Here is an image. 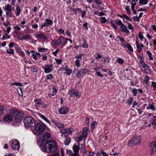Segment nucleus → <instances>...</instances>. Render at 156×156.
<instances>
[{
    "label": "nucleus",
    "instance_id": "1",
    "mask_svg": "<svg viewBox=\"0 0 156 156\" xmlns=\"http://www.w3.org/2000/svg\"><path fill=\"white\" fill-rule=\"evenodd\" d=\"M41 150L45 152H53L57 150V146L55 141L51 140L47 143L41 144L40 145Z\"/></svg>",
    "mask_w": 156,
    "mask_h": 156
},
{
    "label": "nucleus",
    "instance_id": "2",
    "mask_svg": "<svg viewBox=\"0 0 156 156\" xmlns=\"http://www.w3.org/2000/svg\"><path fill=\"white\" fill-rule=\"evenodd\" d=\"M11 113L14 117L16 122H20L24 116V114L16 109H12L10 111Z\"/></svg>",
    "mask_w": 156,
    "mask_h": 156
},
{
    "label": "nucleus",
    "instance_id": "3",
    "mask_svg": "<svg viewBox=\"0 0 156 156\" xmlns=\"http://www.w3.org/2000/svg\"><path fill=\"white\" fill-rule=\"evenodd\" d=\"M23 122L25 127H34L35 125V123L34 119L31 117L28 116L24 118Z\"/></svg>",
    "mask_w": 156,
    "mask_h": 156
},
{
    "label": "nucleus",
    "instance_id": "4",
    "mask_svg": "<svg viewBox=\"0 0 156 156\" xmlns=\"http://www.w3.org/2000/svg\"><path fill=\"white\" fill-rule=\"evenodd\" d=\"M89 72V70L86 68H82L78 69L76 74V76L78 78L81 76H84L86 75Z\"/></svg>",
    "mask_w": 156,
    "mask_h": 156
},
{
    "label": "nucleus",
    "instance_id": "5",
    "mask_svg": "<svg viewBox=\"0 0 156 156\" xmlns=\"http://www.w3.org/2000/svg\"><path fill=\"white\" fill-rule=\"evenodd\" d=\"M36 131L39 133H43L45 130L46 126L44 124H37L35 127Z\"/></svg>",
    "mask_w": 156,
    "mask_h": 156
},
{
    "label": "nucleus",
    "instance_id": "6",
    "mask_svg": "<svg viewBox=\"0 0 156 156\" xmlns=\"http://www.w3.org/2000/svg\"><path fill=\"white\" fill-rule=\"evenodd\" d=\"M51 134L50 133L48 132H45L44 135L42 136V137H41V140L42 142V144H44L47 143L48 142V140L50 138Z\"/></svg>",
    "mask_w": 156,
    "mask_h": 156
},
{
    "label": "nucleus",
    "instance_id": "7",
    "mask_svg": "<svg viewBox=\"0 0 156 156\" xmlns=\"http://www.w3.org/2000/svg\"><path fill=\"white\" fill-rule=\"evenodd\" d=\"M141 138L140 136H135L130 141V143L133 145H136L140 144L141 142Z\"/></svg>",
    "mask_w": 156,
    "mask_h": 156
},
{
    "label": "nucleus",
    "instance_id": "8",
    "mask_svg": "<svg viewBox=\"0 0 156 156\" xmlns=\"http://www.w3.org/2000/svg\"><path fill=\"white\" fill-rule=\"evenodd\" d=\"M83 56L84 54H79V55L75 56V58L76 59V60L75 61V64L77 67H79L80 66L81 63L80 62L81 60L82 57Z\"/></svg>",
    "mask_w": 156,
    "mask_h": 156
},
{
    "label": "nucleus",
    "instance_id": "9",
    "mask_svg": "<svg viewBox=\"0 0 156 156\" xmlns=\"http://www.w3.org/2000/svg\"><path fill=\"white\" fill-rule=\"evenodd\" d=\"M80 144L76 145L74 144L73 147V150L74 152V156H77L79 154V151L80 150Z\"/></svg>",
    "mask_w": 156,
    "mask_h": 156
},
{
    "label": "nucleus",
    "instance_id": "10",
    "mask_svg": "<svg viewBox=\"0 0 156 156\" xmlns=\"http://www.w3.org/2000/svg\"><path fill=\"white\" fill-rule=\"evenodd\" d=\"M12 146L13 149L16 150H18L20 147V144L17 141H14L12 144Z\"/></svg>",
    "mask_w": 156,
    "mask_h": 156
},
{
    "label": "nucleus",
    "instance_id": "11",
    "mask_svg": "<svg viewBox=\"0 0 156 156\" xmlns=\"http://www.w3.org/2000/svg\"><path fill=\"white\" fill-rule=\"evenodd\" d=\"M13 119L12 114H8L4 117L3 120L4 122H11Z\"/></svg>",
    "mask_w": 156,
    "mask_h": 156
},
{
    "label": "nucleus",
    "instance_id": "12",
    "mask_svg": "<svg viewBox=\"0 0 156 156\" xmlns=\"http://www.w3.org/2000/svg\"><path fill=\"white\" fill-rule=\"evenodd\" d=\"M60 132L63 134L68 135L71 133H72V131L70 128L68 129L66 128H62L60 129Z\"/></svg>",
    "mask_w": 156,
    "mask_h": 156
},
{
    "label": "nucleus",
    "instance_id": "13",
    "mask_svg": "<svg viewBox=\"0 0 156 156\" xmlns=\"http://www.w3.org/2000/svg\"><path fill=\"white\" fill-rule=\"evenodd\" d=\"M35 101V106L37 109H38V108L40 107L41 105H42V101L40 98L35 99L34 100Z\"/></svg>",
    "mask_w": 156,
    "mask_h": 156
},
{
    "label": "nucleus",
    "instance_id": "14",
    "mask_svg": "<svg viewBox=\"0 0 156 156\" xmlns=\"http://www.w3.org/2000/svg\"><path fill=\"white\" fill-rule=\"evenodd\" d=\"M52 66V65H47L44 66L42 67V69H43L46 73H48L51 72L52 70L51 67Z\"/></svg>",
    "mask_w": 156,
    "mask_h": 156
},
{
    "label": "nucleus",
    "instance_id": "15",
    "mask_svg": "<svg viewBox=\"0 0 156 156\" xmlns=\"http://www.w3.org/2000/svg\"><path fill=\"white\" fill-rule=\"evenodd\" d=\"M123 47L124 48H128V51H127L129 54H132L133 51V48L131 45L127 43L126 45L123 44Z\"/></svg>",
    "mask_w": 156,
    "mask_h": 156
},
{
    "label": "nucleus",
    "instance_id": "16",
    "mask_svg": "<svg viewBox=\"0 0 156 156\" xmlns=\"http://www.w3.org/2000/svg\"><path fill=\"white\" fill-rule=\"evenodd\" d=\"M150 150L152 151L153 153L156 151V141L152 142L150 146Z\"/></svg>",
    "mask_w": 156,
    "mask_h": 156
},
{
    "label": "nucleus",
    "instance_id": "17",
    "mask_svg": "<svg viewBox=\"0 0 156 156\" xmlns=\"http://www.w3.org/2000/svg\"><path fill=\"white\" fill-rule=\"evenodd\" d=\"M136 44L137 48L138 51L140 52L142 50V48L144 47V45L142 44H140L137 40H136Z\"/></svg>",
    "mask_w": 156,
    "mask_h": 156
},
{
    "label": "nucleus",
    "instance_id": "18",
    "mask_svg": "<svg viewBox=\"0 0 156 156\" xmlns=\"http://www.w3.org/2000/svg\"><path fill=\"white\" fill-rule=\"evenodd\" d=\"M62 71L65 70L66 71V73L68 75H70L72 73V69H69L67 66H65V67H63L62 69Z\"/></svg>",
    "mask_w": 156,
    "mask_h": 156
},
{
    "label": "nucleus",
    "instance_id": "19",
    "mask_svg": "<svg viewBox=\"0 0 156 156\" xmlns=\"http://www.w3.org/2000/svg\"><path fill=\"white\" fill-rule=\"evenodd\" d=\"M68 108L66 107H64L60 108L59 110V112L60 114H66L68 112Z\"/></svg>",
    "mask_w": 156,
    "mask_h": 156
},
{
    "label": "nucleus",
    "instance_id": "20",
    "mask_svg": "<svg viewBox=\"0 0 156 156\" xmlns=\"http://www.w3.org/2000/svg\"><path fill=\"white\" fill-rule=\"evenodd\" d=\"M36 37L37 39H43L46 40L47 39V37H46L43 34L40 33L36 35Z\"/></svg>",
    "mask_w": 156,
    "mask_h": 156
},
{
    "label": "nucleus",
    "instance_id": "21",
    "mask_svg": "<svg viewBox=\"0 0 156 156\" xmlns=\"http://www.w3.org/2000/svg\"><path fill=\"white\" fill-rule=\"evenodd\" d=\"M88 133V129L87 127H85L83 130L82 134L83 138H86Z\"/></svg>",
    "mask_w": 156,
    "mask_h": 156
},
{
    "label": "nucleus",
    "instance_id": "22",
    "mask_svg": "<svg viewBox=\"0 0 156 156\" xmlns=\"http://www.w3.org/2000/svg\"><path fill=\"white\" fill-rule=\"evenodd\" d=\"M121 29L122 32L126 33L127 34H129V30L127 29L126 26L124 24H123L121 26Z\"/></svg>",
    "mask_w": 156,
    "mask_h": 156
},
{
    "label": "nucleus",
    "instance_id": "23",
    "mask_svg": "<svg viewBox=\"0 0 156 156\" xmlns=\"http://www.w3.org/2000/svg\"><path fill=\"white\" fill-rule=\"evenodd\" d=\"M38 115L41 118H42L49 124H51L50 121H49L45 116L39 113H38Z\"/></svg>",
    "mask_w": 156,
    "mask_h": 156
},
{
    "label": "nucleus",
    "instance_id": "24",
    "mask_svg": "<svg viewBox=\"0 0 156 156\" xmlns=\"http://www.w3.org/2000/svg\"><path fill=\"white\" fill-rule=\"evenodd\" d=\"M80 150V152H83V153H85L87 151V148L86 146V144L85 143H83L81 145Z\"/></svg>",
    "mask_w": 156,
    "mask_h": 156
},
{
    "label": "nucleus",
    "instance_id": "25",
    "mask_svg": "<svg viewBox=\"0 0 156 156\" xmlns=\"http://www.w3.org/2000/svg\"><path fill=\"white\" fill-rule=\"evenodd\" d=\"M16 11L15 13L16 16H19L20 14V12H21V10L19 5H16Z\"/></svg>",
    "mask_w": 156,
    "mask_h": 156
},
{
    "label": "nucleus",
    "instance_id": "26",
    "mask_svg": "<svg viewBox=\"0 0 156 156\" xmlns=\"http://www.w3.org/2000/svg\"><path fill=\"white\" fill-rule=\"evenodd\" d=\"M63 37H61L56 41L55 43V44L56 45H59L62 44Z\"/></svg>",
    "mask_w": 156,
    "mask_h": 156
},
{
    "label": "nucleus",
    "instance_id": "27",
    "mask_svg": "<svg viewBox=\"0 0 156 156\" xmlns=\"http://www.w3.org/2000/svg\"><path fill=\"white\" fill-rule=\"evenodd\" d=\"M12 6L10 5L9 4H8L7 5H5L4 8V10L6 11H12V9H14V8H11Z\"/></svg>",
    "mask_w": 156,
    "mask_h": 156
},
{
    "label": "nucleus",
    "instance_id": "28",
    "mask_svg": "<svg viewBox=\"0 0 156 156\" xmlns=\"http://www.w3.org/2000/svg\"><path fill=\"white\" fill-rule=\"evenodd\" d=\"M117 38L119 39L121 41V45L122 47L123 44L126 45L127 43L125 41V40L124 38H122L119 36L117 37Z\"/></svg>",
    "mask_w": 156,
    "mask_h": 156
},
{
    "label": "nucleus",
    "instance_id": "29",
    "mask_svg": "<svg viewBox=\"0 0 156 156\" xmlns=\"http://www.w3.org/2000/svg\"><path fill=\"white\" fill-rule=\"evenodd\" d=\"M55 125L59 129L60 128H64L65 127L64 124L60 122H57L56 123Z\"/></svg>",
    "mask_w": 156,
    "mask_h": 156
},
{
    "label": "nucleus",
    "instance_id": "30",
    "mask_svg": "<svg viewBox=\"0 0 156 156\" xmlns=\"http://www.w3.org/2000/svg\"><path fill=\"white\" fill-rule=\"evenodd\" d=\"M76 91L75 90L72 89L69 91V95L72 97H75Z\"/></svg>",
    "mask_w": 156,
    "mask_h": 156
},
{
    "label": "nucleus",
    "instance_id": "31",
    "mask_svg": "<svg viewBox=\"0 0 156 156\" xmlns=\"http://www.w3.org/2000/svg\"><path fill=\"white\" fill-rule=\"evenodd\" d=\"M85 153L87 156H92L95 154L94 151H89L88 150H87Z\"/></svg>",
    "mask_w": 156,
    "mask_h": 156
},
{
    "label": "nucleus",
    "instance_id": "32",
    "mask_svg": "<svg viewBox=\"0 0 156 156\" xmlns=\"http://www.w3.org/2000/svg\"><path fill=\"white\" fill-rule=\"evenodd\" d=\"M40 54L38 53H37L36 54H34L32 55V57L35 60H37L38 59V57H40Z\"/></svg>",
    "mask_w": 156,
    "mask_h": 156
},
{
    "label": "nucleus",
    "instance_id": "33",
    "mask_svg": "<svg viewBox=\"0 0 156 156\" xmlns=\"http://www.w3.org/2000/svg\"><path fill=\"white\" fill-rule=\"evenodd\" d=\"M138 1V0H133L130 3L131 4V7H134Z\"/></svg>",
    "mask_w": 156,
    "mask_h": 156
},
{
    "label": "nucleus",
    "instance_id": "34",
    "mask_svg": "<svg viewBox=\"0 0 156 156\" xmlns=\"http://www.w3.org/2000/svg\"><path fill=\"white\" fill-rule=\"evenodd\" d=\"M12 11H6V14L8 18L12 17Z\"/></svg>",
    "mask_w": 156,
    "mask_h": 156
},
{
    "label": "nucleus",
    "instance_id": "35",
    "mask_svg": "<svg viewBox=\"0 0 156 156\" xmlns=\"http://www.w3.org/2000/svg\"><path fill=\"white\" fill-rule=\"evenodd\" d=\"M7 53L8 54H13L14 53V51L13 49H8L6 50Z\"/></svg>",
    "mask_w": 156,
    "mask_h": 156
},
{
    "label": "nucleus",
    "instance_id": "36",
    "mask_svg": "<svg viewBox=\"0 0 156 156\" xmlns=\"http://www.w3.org/2000/svg\"><path fill=\"white\" fill-rule=\"evenodd\" d=\"M115 23L118 26H121L123 24L122 21L120 20H116L115 21Z\"/></svg>",
    "mask_w": 156,
    "mask_h": 156
},
{
    "label": "nucleus",
    "instance_id": "37",
    "mask_svg": "<svg viewBox=\"0 0 156 156\" xmlns=\"http://www.w3.org/2000/svg\"><path fill=\"white\" fill-rule=\"evenodd\" d=\"M138 92V90L135 88H133L132 90V93L133 94V96H136Z\"/></svg>",
    "mask_w": 156,
    "mask_h": 156
},
{
    "label": "nucleus",
    "instance_id": "38",
    "mask_svg": "<svg viewBox=\"0 0 156 156\" xmlns=\"http://www.w3.org/2000/svg\"><path fill=\"white\" fill-rule=\"evenodd\" d=\"M110 23L112 27L114 28L115 29H117V27L116 25L115 24V21L114 22L113 20H111L110 21Z\"/></svg>",
    "mask_w": 156,
    "mask_h": 156
},
{
    "label": "nucleus",
    "instance_id": "39",
    "mask_svg": "<svg viewBox=\"0 0 156 156\" xmlns=\"http://www.w3.org/2000/svg\"><path fill=\"white\" fill-rule=\"evenodd\" d=\"M139 3L141 5H146L147 3L148 2L147 0H139Z\"/></svg>",
    "mask_w": 156,
    "mask_h": 156
},
{
    "label": "nucleus",
    "instance_id": "40",
    "mask_svg": "<svg viewBox=\"0 0 156 156\" xmlns=\"http://www.w3.org/2000/svg\"><path fill=\"white\" fill-rule=\"evenodd\" d=\"M107 21V20L106 19L105 17H101L100 19V21L102 23H105Z\"/></svg>",
    "mask_w": 156,
    "mask_h": 156
},
{
    "label": "nucleus",
    "instance_id": "41",
    "mask_svg": "<svg viewBox=\"0 0 156 156\" xmlns=\"http://www.w3.org/2000/svg\"><path fill=\"white\" fill-rule=\"evenodd\" d=\"M32 36L31 35L28 34H26L24 35H23V37L24 38V39H30L31 38Z\"/></svg>",
    "mask_w": 156,
    "mask_h": 156
},
{
    "label": "nucleus",
    "instance_id": "42",
    "mask_svg": "<svg viewBox=\"0 0 156 156\" xmlns=\"http://www.w3.org/2000/svg\"><path fill=\"white\" fill-rule=\"evenodd\" d=\"M71 139L69 138H67L65 141V144L66 145H68L70 143Z\"/></svg>",
    "mask_w": 156,
    "mask_h": 156
},
{
    "label": "nucleus",
    "instance_id": "43",
    "mask_svg": "<svg viewBox=\"0 0 156 156\" xmlns=\"http://www.w3.org/2000/svg\"><path fill=\"white\" fill-rule=\"evenodd\" d=\"M77 9L80 12H81L82 14V17L83 18L86 14V11H82L79 8Z\"/></svg>",
    "mask_w": 156,
    "mask_h": 156
},
{
    "label": "nucleus",
    "instance_id": "44",
    "mask_svg": "<svg viewBox=\"0 0 156 156\" xmlns=\"http://www.w3.org/2000/svg\"><path fill=\"white\" fill-rule=\"evenodd\" d=\"M10 37L7 34L5 33L2 37L3 40L8 39Z\"/></svg>",
    "mask_w": 156,
    "mask_h": 156
},
{
    "label": "nucleus",
    "instance_id": "45",
    "mask_svg": "<svg viewBox=\"0 0 156 156\" xmlns=\"http://www.w3.org/2000/svg\"><path fill=\"white\" fill-rule=\"evenodd\" d=\"M66 153L69 155L74 156V153H73V151L72 150H67Z\"/></svg>",
    "mask_w": 156,
    "mask_h": 156
},
{
    "label": "nucleus",
    "instance_id": "46",
    "mask_svg": "<svg viewBox=\"0 0 156 156\" xmlns=\"http://www.w3.org/2000/svg\"><path fill=\"white\" fill-rule=\"evenodd\" d=\"M45 21L47 22V23L48 24L51 25L53 23V21L50 19H45Z\"/></svg>",
    "mask_w": 156,
    "mask_h": 156
},
{
    "label": "nucleus",
    "instance_id": "47",
    "mask_svg": "<svg viewBox=\"0 0 156 156\" xmlns=\"http://www.w3.org/2000/svg\"><path fill=\"white\" fill-rule=\"evenodd\" d=\"M10 85H12V86L16 85V86H22V84H21V83H16V82H15V83H11L10 84Z\"/></svg>",
    "mask_w": 156,
    "mask_h": 156
},
{
    "label": "nucleus",
    "instance_id": "48",
    "mask_svg": "<svg viewBox=\"0 0 156 156\" xmlns=\"http://www.w3.org/2000/svg\"><path fill=\"white\" fill-rule=\"evenodd\" d=\"M3 24L4 26L6 27H7L10 25V23L8 20H7L5 22H4Z\"/></svg>",
    "mask_w": 156,
    "mask_h": 156
},
{
    "label": "nucleus",
    "instance_id": "49",
    "mask_svg": "<svg viewBox=\"0 0 156 156\" xmlns=\"http://www.w3.org/2000/svg\"><path fill=\"white\" fill-rule=\"evenodd\" d=\"M147 53L149 57V59L151 60H153V57L152 56V54L151 52L149 51H147Z\"/></svg>",
    "mask_w": 156,
    "mask_h": 156
},
{
    "label": "nucleus",
    "instance_id": "50",
    "mask_svg": "<svg viewBox=\"0 0 156 156\" xmlns=\"http://www.w3.org/2000/svg\"><path fill=\"white\" fill-rule=\"evenodd\" d=\"M145 71L146 73H150V71L149 69V68L148 66H146L144 67L143 68Z\"/></svg>",
    "mask_w": 156,
    "mask_h": 156
},
{
    "label": "nucleus",
    "instance_id": "51",
    "mask_svg": "<svg viewBox=\"0 0 156 156\" xmlns=\"http://www.w3.org/2000/svg\"><path fill=\"white\" fill-rule=\"evenodd\" d=\"M133 101V98H130L127 101V104L128 105H131Z\"/></svg>",
    "mask_w": 156,
    "mask_h": 156
},
{
    "label": "nucleus",
    "instance_id": "52",
    "mask_svg": "<svg viewBox=\"0 0 156 156\" xmlns=\"http://www.w3.org/2000/svg\"><path fill=\"white\" fill-rule=\"evenodd\" d=\"M138 36L140 39L141 41H142L143 39L144 38V36L143 35V33H142V32H140L138 34Z\"/></svg>",
    "mask_w": 156,
    "mask_h": 156
},
{
    "label": "nucleus",
    "instance_id": "53",
    "mask_svg": "<svg viewBox=\"0 0 156 156\" xmlns=\"http://www.w3.org/2000/svg\"><path fill=\"white\" fill-rule=\"evenodd\" d=\"M5 109V108L4 106H0V114H2L4 110Z\"/></svg>",
    "mask_w": 156,
    "mask_h": 156
},
{
    "label": "nucleus",
    "instance_id": "54",
    "mask_svg": "<svg viewBox=\"0 0 156 156\" xmlns=\"http://www.w3.org/2000/svg\"><path fill=\"white\" fill-rule=\"evenodd\" d=\"M55 60L58 65H60L61 64L62 62V60L61 59H57L55 58Z\"/></svg>",
    "mask_w": 156,
    "mask_h": 156
},
{
    "label": "nucleus",
    "instance_id": "55",
    "mask_svg": "<svg viewBox=\"0 0 156 156\" xmlns=\"http://www.w3.org/2000/svg\"><path fill=\"white\" fill-rule=\"evenodd\" d=\"M97 124V123L96 121L93 122L91 125L92 128L94 129L95 128V126Z\"/></svg>",
    "mask_w": 156,
    "mask_h": 156
},
{
    "label": "nucleus",
    "instance_id": "56",
    "mask_svg": "<svg viewBox=\"0 0 156 156\" xmlns=\"http://www.w3.org/2000/svg\"><path fill=\"white\" fill-rule=\"evenodd\" d=\"M117 61L120 64H122L124 62L123 60L121 58H118L117 59Z\"/></svg>",
    "mask_w": 156,
    "mask_h": 156
},
{
    "label": "nucleus",
    "instance_id": "57",
    "mask_svg": "<svg viewBox=\"0 0 156 156\" xmlns=\"http://www.w3.org/2000/svg\"><path fill=\"white\" fill-rule=\"evenodd\" d=\"M38 51L40 52L45 51L47 50V49L44 48H38Z\"/></svg>",
    "mask_w": 156,
    "mask_h": 156
},
{
    "label": "nucleus",
    "instance_id": "58",
    "mask_svg": "<svg viewBox=\"0 0 156 156\" xmlns=\"http://www.w3.org/2000/svg\"><path fill=\"white\" fill-rule=\"evenodd\" d=\"M53 76L51 74H49L47 76V79L48 80H51L53 78Z\"/></svg>",
    "mask_w": 156,
    "mask_h": 156
},
{
    "label": "nucleus",
    "instance_id": "59",
    "mask_svg": "<svg viewBox=\"0 0 156 156\" xmlns=\"http://www.w3.org/2000/svg\"><path fill=\"white\" fill-rule=\"evenodd\" d=\"M31 68L33 70V72H37V69H38L37 67L35 66H32Z\"/></svg>",
    "mask_w": 156,
    "mask_h": 156
},
{
    "label": "nucleus",
    "instance_id": "60",
    "mask_svg": "<svg viewBox=\"0 0 156 156\" xmlns=\"http://www.w3.org/2000/svg\"><path fill=\"white\" fill-rule=\"evenodd\" d=\"M133 19L135 21H136L138 22L140 21L139 18L137 16H134L133 17Z\"/></svg>",
    "mask_w": 156,
    "mask_h": 156
},
{
    "label": "nucleus",
    "instance_id": "61",
    "mask_svg": "<svg viewBox=\"0 0 156 156\" xmlns=\"http://www.w3.org/2000/svg\"><path fill=\"white\" fill-rule=\"evenodd\" d=\"M149 77L147 75L145 77L144 81L146 82V83H147L149 81Z\"/></svg>",
    "mask_w": 156,
    "mask_h": 156
},
{
    "label": "nucleus",
    "instance_id": "62",
    "mask_svg": "<svg viewBox=\"0 0 156 156\" xmlns=\"http://www.w3.org/2000/svg\"><path fill=\"white\" fill-rule=\"evenodd\" d=\"M81 95L80 93L79 92L76 91L75 97L76 98H79Z\"/></svg>",
    "mask_w": 156,
    "mask_h": 156
},
{
    "label": "nucleus",
    "instance_id": "63",
    "mask_svg": "<svg viewBox=\"0 0 156 156\" xmlns=\"http://www.w3.org/2000/svg\"><path fill=\"white\" fill-rule=\"evenodd\" d=\"M94 2L98 5H100L102 3L101 2L100 0H94Z\"/></svg>",
    "mask_w": 156,
    "mask_h": 156
},
{
    "label": "nucleus",
    "instance_id": "64",
    "mask_svg": "<svg viewBox=\"0 0 156 156\" xmlns=\"http://www.w3.org/2000/svg\"><path fill=\"white\" fill-rule=\"evenodd\" d=\"M152 125H156V117L155 116L154 117V119L152 122Z\"/></svg>",
    "mask_w": 156,
    "mask_h": 156
}]
</instances>
